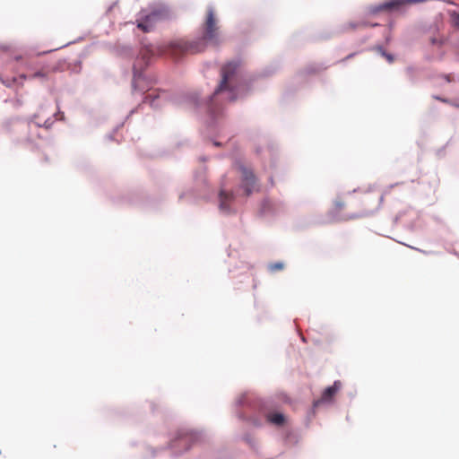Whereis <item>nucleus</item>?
<instances>
[{
	"mask_svg": "<svg viewBox=\"0 0 459 459\" xmlns=\"http://www.w3.org/2000/svg\"><path fill=\"white\" fill-rule=\"evenodd\" d=\"M221 80L208 103V110L211 114L219 111L217 106L223 102L235 101L247 91L240 62L232 61L225 64L221 69Z\"/></svg>",
	"mask_w": 459,
	"mask_h": 459,
	"instance_id": "1",
	"label": "nucleus"
},
{
	"mask_svg": "<svg viewBox=\"0 0 459 459\" xmlns=\"http://www.w3.org/2000/svg\"><path fill=\"white\" fill-rule=\"evenodd\" d=\"M211 42L214 45L220 43V32L215 18L214 11L212 7L207 10L206 20L204 23L203 37L197 40L178 39L171 42L164 52L169 54L174 58H178L185 54H196L204 51L206 43Z\"/></svg>",
	"mask_w": 459,
	"mask_h": 459,
	"instance_id": "2",
	"label": "nucleus"
},
{
	"mask_svg": "<svg viewBox=\"0 0 459 459\" xmlns=\"http://www.w3.org/2000/svg\"><path fill=\"white\" fill-rule=\"evenodd\" d=\"M169 18L170 12L166 6L155 7L148 13L143 10L137 19V27L143 32H149L157 22Z\"/></svg>",
	"mask_w": 459,
	"mask_h": 459,
	"instance_id": "3",
	"label": "nucleus"
},
{
	"mask_svg": "<svg viewBox=\"0 0 459 459\" xmlns=\"http://www.w3.org/2000/svg\"><path fill=\"white\" fill-rule=\"evenodd\" d=\"M387 192L388 191H385L384 193L379 194L376 191H372L370 194H365L360 199V202L363 205L361 211L357 214L348 215L344 219L351 220L362 216H368L373 213L380 207L384 199V195L387 194Z\"/></svg>",
	"mask_w": 459,
	"mask_h": 459,
	"instance_id": "4",
	"label": "nucleus"
},
{
	"mask_svg": "<svg viewBox=\"0 0 459 459\" xmlns=\"http://www.w3.org/2000/svg\"><path fill=\"white\" fill-rule=\"evenodd\" d=\"M241 173V188L246 196H248L255 190L256 179L253 171L244 166H239Z\"/></svg>",
	"mask_w": 459,
	"mask_h": 459,
	"instance_id": "5",
	"label": "nucleus"
},
{
	"mask_svg": "<svg viewBox=\"0 0 459 459\" xmlns=\"http://www.w3.org/2000/svg\"><path fill=\"white\" fill-rule=\"evenodd\" d=\"M424 0H389L381 4L377 5L373 9V13L394 11L399 9L402 5L406 4H418Z\"/></svg>",
	"mask_w": 459,
	"mask_h": 459,
	"instance_id": "6",
	"label": "nucleus"
},
{
	"mask_svg": "<svg viewBox=\"0 0 459 459\" xmlns=\"http://www.w3.org/2000/svg\"><path fill=\"white\" fill-rule=\"evenodd\" d=\"M341 388H342V382L339 380L334 381L333 385L325 388V391L323 392L321 397L318 400L315 401L314 406L316 407V406L320 405L321 403H331L333 400L336 394L341 390Z\"/></svg>",
	"mask_w": 459,
	"mask_h": 459,
	"instance_id": "7",
	"label": "nucleus"
},
{
	"mask_svg": "<svg viewBox=\"0 0 459 459\" xmlns=\"http://www.w3.org/2000/svg\"><path fill=\"white\" fill-rule=\"evenodd\" d=\"M193 440L194 436L192 434L186 433L180 435L177 439L173 441L172 447L182 446L184 450H188Z\"/></svg>",
	"mask_w": 459,
	"mask_h": 459,
	"instance_id": "8",
	"label": "nucleus"
},
{
	"mask_svg": "<svg viewBox=\"0 0 459 459\" xmlns=\"http://www.w3.org/2000/svg\"><path fill=\"white\" fill-rule=\"evenodd\" d=\"M56 71V66L44 65V66H42L40 68V70H39L38 72L33 73L29 77L30 79H42V80H46V79L48 78L49 74H51L52 73H55Z\"/></svg>",
	"mask_w": 459,
	"mask_h": 459,
	"instance_id": "9",
	"label": "nucleus"
},
{
	"mask_svg": "<svg viewBox=\"0 0 459 459\" xmlns=\"http://www.w3.org/2000/svg\"><path fill=\"white\" fill-rule=\"evenodd\" d=\"M266 420L275 426H281L285 421V417L280 412H269L266 414Z\"/></svg>",
	"mask_w": 459,
	"mask_h": 459,
	"instance_id": "10",
	"label": "nucleus"
},
{
	"mask_svg": "<svg viewBox=\"0 0 459 459\" xmlns=\"http://www.w3.org/2000/svg\"><path fill=\"white\" fill-rule=\"evenodd\" d=\"M43 111H44V109L41 108L39 110V112L34 116L35 125L39 127L43 126L45 128H49L52 126L54 121L51 117H48L47 119H44L43 121H41L40 118H41V117H43V114H42Z\"/></svg>",
	"mask_w": 459,
	"mask_h": 459,
	"instance_id": "11",
	"label": "nucleus"
},
{
	"mask_svg": "<svg viewBox=\"0 0 459 459\" xmlns=\"http://www.w3.org/2000/svg\"><path fill=\"white\" fill-rule=\"evenodd\" d=\"M233 199V194L232 193H227L224 190H221L220 192V201H221V209L228 210L229 204L228 203Z\"/></svg>",
	"mask_w": 459,
	"mask_h": 459,
	"instance_id": "12",
	"label": "nucleus"
},
{
	"mask_svg": "<svg viewBox=\"0 0 459 459\" xmlns=\"http://www.w3.org/2000/svg\"><path fill=\"white\" fill-rule=\"evenodd\" d=\"M344 207H345L344 202L342 199L337 198L333 204V208H332L331 212L334 215H337Z\"/></svg>",
	"mask_w": 459,
	"mask_h": 459,
	"instance_id": "13",
	"label": "nucleus"
},
{
	"mask_svg": "<svg viewBox=\"0 0 459 459\" xmlns=\"http://www.w3.org/2000/svg\"><path fill=\"white\" fill-rule=\"evenodd\" d=\"M144 82H145L144 78H143L141 76L134 77V81H133L134 90L136 91L139 89L140 91H145V87L143 86Z\"/></svg>",
	"mask_w": 459,
	"mask_h": 459,
	"instance_id": "14",
	"label": "nucleus"
},
{
	"mask_svg": "<svg viewBox=\"0 0 459 459\" xmlns=\"http://www.w3.org/2000/svg\"><path fill=\"white\" fill-rule=\"evenodd\" d=\"M159 97V95L156 93V91H149L143 100L144 103H149L150 105L155 104V100Z\"/></svg>",
	"mask_w": 459,
	"mask_h": 459,
	"instance_id": "15",
	"label": "nucleus"
},
{
	"mask_svg": "<svg viewBox=\"0 0 459 459\" xmlns=\"http://www.w3.org/2000/svg\"><path fill=\"white\" fill-rule=\"evenodd\" d=\"M283 268H284L283 263H273V264H269V270L271 272L281 271V270H283Z\"/></svg>",
	"mask_w": 459,
	"mask_h": 459,
	"instance_id": "16",
	"label": "nucleus"
},
{
	"mask_svg": "<svg viewBox=\"0 0 459 459\" xmlns=\"http://www.w3.org/2000/svg\"><path fill=\"white\" fill-rule=\"evenodd\" d=\"M452 21H453V24H454L456 28H459V13H454L452 14Z\"/></svg>",
	"mask_w": 459,
	"mask_h": 459,
	"instance_id": "17",
	"label": "nucleus"
},
{
	"mask_svg": "<svg viewBox=\"0 0 459 459\" xmlns=\"http://www.w3.org/2000/svg\"><path fill=\"white\" fill-rule=\"evenodd\" d=\"M430 41H431V44H432V45H436V44H439V43H440V42H439L437 39H435V38H432V39H430Z\"/></svg>",
	"mask_w": 459,
	"mask_h": 459,
	"instance_id": "18",
	"label": "nucleus"
},
{
	"mask_svg": "<svg viewBox=\"0 0 459 459\" xmlns=\"http://www.w3.org/2000/svg\"><path fill=\"white\" fill-rule=\"evenodd\" d=\"M21 105H22V101H21L20 100H15V106H16V107H19V106H21Z\"/></svg>",
	"mask_w": 459,
	"mask_h": 459,
	"instance_id": "19",
	"label": "nucleus"
},
{
	"mask_svg": "<svg viewBox=\"0 0 459 459\" xmlns=\"http://www.w3.org/2000/svg\"><path fill=\"white\" fill-rule=\"evenodd\" d=\"M386 57H387V59H388L390 62H392L393 58H392V56H391L387 55V56H386Z\"/></svg>",
	"mask_w": 459,
	"mask_h": 459,
	"instance_id": "20",
	"label": "nucleus"
}]
</instances>
